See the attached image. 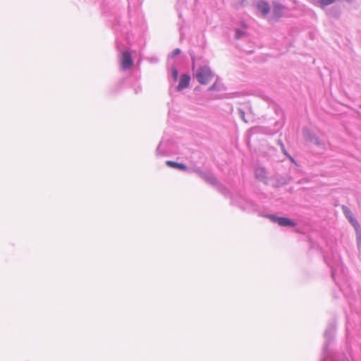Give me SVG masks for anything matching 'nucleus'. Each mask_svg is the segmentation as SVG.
<instances>
[{
  "mask_svg": "<svg viewBox=\"0 0 361 361\" xmlns=\"http://www.w3.org/2000/svg\"><path fill=\"white\" fill-rule=\"evenodd\" d=\"M195 76L200 83L207 84L211 81L213 74L209 67L203 66L198 68Z\"/></svg>",
  "mask_w": 361,
  "mask_h": 361,
  "instance_id": "obj_1",
  "label": "nucleus"
},
{
  "mask_svg": "<svg viewBox=\"0 0 361 361\" xmlns=\"http://www.w3.org/2000/svg\"><path fill=\"white\" fill-rule=\"evenodd\" d=\"M269 218L274 222L277 223L281 226L295 227L296 223L286 217H278L274 215H269Z\"/></svg>",
  "mask_w": 361,
  "mask_h": 361,
  "instance_id": "obj_2",
  "label": "nucleus"
},
{
  "mask_svg": "<svg viewBox=\"0 0 361 361\" xmlns=\"http://www.w3.org/2000/svg\"><path fill=\"white\" fill-rule=\"evenodd\" d=\"M133 65V60L131 55L128 51H124L121 57V66L123 69L126 70L130 68Z\"/></svg>",
  "mask_w": 361,
  "mask_h": 361,
  "instance_id": "obj_3",
  "label": "nucleus"
},
{
  "mask_svg": "<svg viewBox=\"0 0 361 361\" xmlns=\"http://www.w3.org/2000/svg\"><path fill=\"white\" fill-rule=\"evenodd\" d=\"M190 78L188 75H183L181 76L180 80L179 82V84L177 87V90L178 91H180L189 86L190 84Z\"/></svg>",
  "mask_w": 361,
  "mask_h": 361,
  "instance_id": "obj_4",
  "label": "nucleus"
},
{
  "mask_svg": "<svg viewBox=\"0 0 361 361\" xmlns=\"http://www.w3.org/2000/svg\"><path fill=\"white\" fill-rule=\"evenodd\" d=\"M257 8L263 15H267L269 13L270 8L269 4L263 1H259L257 4Z\"/></svg>",
  "mask_w": 361,
  "mask_h": 361,
  "instance_id": "obj_5",
  "label": "nucleus"
},
{
  "mask_svg": "<svg viewBox=\"0 0 361 361\" xmlns=\"http://www.w3.org/2000/svg\"><path fill=\"white\" fill-rule=\"evenodd\" d=\"M284 7L279 4H275L274 6L273 16L275 18H279L283 15Z\"/></svg>",
  "mask_w": 361,
  "mask_h": 361,
  "instance_id": "obj_6",
  "label": "nucleus"
},
{
  "mask_svg": "<svg viewBox=\"0 0 361 361\" xmlns=\"http://www.w3.org/2000/svg\"><path fill=\"white\" fill-rule=\"evenodd\" d=\"M166 165L170 167L178 169H180L182 171H185L187 169V166L185 164H180V163H177V162H175L173 161H167Z\"/></svg>",
  "mask_w": 361,
  "mask_h": 361,
  "instance_id": "obj_7",
  "label": "nucleus"
},
{
  "mask_svg": "<svg viewBox=\"0 0 361 361\" xmlns=\"http://www.w3.org/2000/svg\"><path fill=\"white\" fill-rule=\"evenodd\" d=\"M255 175L257 178L261 180H266L267 179V172L266 171L262 169H257L255 172Z\"/></svg>",
  "mask_w": 361,
  "mask_h": 361,
  "instance_id": "obj_8",
  "label": "nucleus"
},
{
  "mask_svg": "<svg viewBox=\"0 0 361 361\" xmlns=\"http://www.w3.org/2000/svg\"><path fill=\"white\" fill-rule=\"evenodd\" d=\"M348 219L356 230L359 229V228H360L359 223L357 221V219L354 217L353 215L351 216L350 217H349Z\"/></svg>",
  "mask_w": 361,
  "mask_h": 361,
  "instance_id": "obj_9",
  "label": "nucleus"
},
{
  "mask_svg": "<svg viewBox=\"0 0 361 361\" xmlns=\"http://www.w3.org/2000/svg\"><path fill=\"white\" fill-rule=\"evenodd\" d=\"M342 210L347 219H348L349 217H350L351 216L353 215L352 212L350 210V209L348 207H347L346 206L343 205Z\"/></svg>",
  "mask_w": 361,
  "mask_h": 361,
  "instance_id": "obj_10",
  "label": "nucleus"
},
{
  "mask_svg": "<svg viewBox=\"0 0 361 361\" xmlns=\"http://www.w3.org/2000/svg\"><path fill=\"white\" fill-rule=\"evenodd\" d=\"M335 0H319V3L322 6H328L334 2Z\"/></svg>",
  "mask_w": 361,
  "mask_h": 361,
  "instance_id": "obj_11",
  "label": "nucleus"
},
{
  "mask_svg": "<svg viewBox=\"0 0 361 361\" xmlns=\"http://www.w3.org/2000/svg\"><path fill=\"white\" fill-rule=\"evenodd\" d=\"M281 149H282V152H283V154H284L285 155H286V156L290 159V160L291 161H293H293H294L293 158V157H291V156H290V155L287 152V151L286 150L285 147H284V148H282Z\"/></svg>",
  "mask_w": 361,
  "mask_h": 361,
  "instance_id": "obj_12",
  "label": "nucleus"
},
{
  "mask_svg": "<svg viewBox=\"0 0 361 361\" xmlns=\"http://www.w3.org/2000/svg\"><path fill=\"white\" fill-rule=\"evenodd\" d=\"M180 53V50L179 49H176L173 51V56H176Z\"/></svg>",
  "mask_w": 361,
  "mask_h": 361,
  "instance_id": "obj_13",
  "label": "nucleus"
},
{
  "mask_svg": "<svg viewBox=\"0 0 361 361\" xmlns=\"http://www.w3.org/2000/svg\"><path fill=\"white\" fill-rule=\"evenodd\" d=\"M173 75H174L175 78L176 79V78H177V76H178V71H177V70H176V69H174V70L173 71Z\"/></svg>",
  "mask_w": 361,
  "mask_h": 361,
  "instance_id": "obj_14",
  "label": "nucleus"
},
{
  "mask_svg": "<svg viewBox=\"0 0 361 361\" xmlns=\"http://www.w3.org/2000/svg\"><path fill=\"white\" fill-rule=\"evenodd\" d=\"M279 144H280V146H281V149L285 147L283 143L282 142V141H279Z\"/></svg>",
  "mask_w": 361,
  "mask_h": 361,
  "instance_id": "obj_15",
  "label": "nucleus"
},
{
  "mask_svg": "<svg viewBox=\"0 0 361 361\" xmlns=\"http://www.w3.org/2000/svg\"><path fill=\"white\" fill-rule=\"evenodd\" d=\"M237 34V37H240V33H239L238 32H236Z\"/></svg>",
  "mask_w": 361,
  "mask_h": 361,
  "instance_id": "obj_16",
  "label": "nucleus"
}]
</instances>
